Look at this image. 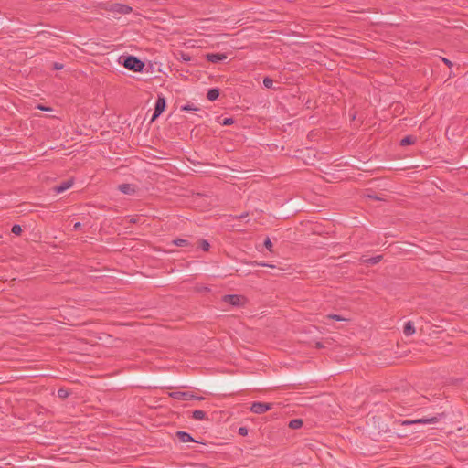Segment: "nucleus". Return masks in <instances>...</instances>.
I'll use <instances>...</instances> for the list:
<instances>
[{"label": "nucleus", "mask_w": 468, "mask_h": 468, "mask_svg": "<svg viewBox=\"0 0 468 468\" xmlns=\"http://www.w3.org/2000/svg\"><path fill=\"white\" fill-rule=\"evenodd\" d=\"M122 62L124 68L134 72H142L144 68V62L142 61L135 56L129 55L122 57Z\"/></svg>", "instance_id": "obj_1"}, {"label": "nucleus", "mask_w": 468, "mask_h": 468, "mask_svg": "<svg viewBox=\"0 0 468 468\" xmlns=\"http://www.w3.org/2000/svg\"><path fill=\"white\" fill-rule=\"evenodd\" d=\"M169 397L175 399H177V400H183V401H186V400H191V399H203L202 397H197L196 395H194L193 392H190V391H173V392H170L169 394Z\"/></svg>", "instance_id": "obj_2"}, {"label": "nucleus", "mask_w": 468, "mask_h": 468, "mask_svg": "<svg viewBox=\"0 0 468 468\" xmlns=\"http://www.w3.org/2000/svg\"><path fill=\"white\" fill-rule=\"evenodd\" d=\"M222 301L232 306H243L246 303V298L238 294H226L222 297Z\"/></svg>", "instance_id": "obj_3"}, {"label": "nucleus", "mask_w": 468, "mask_h": 468, "mask_svg": "<svg viewBox=\"0 0 468 468\" xmlns=\"http://www.w3.org/2000/svg\"><path fill=\"white\" fill-rule=\"evenodd\" d=\"M272 403L255 401L250 406L251 412L255 414H262L272 409Z\"/></svg>", "instance_id": "obj_4"}, {"label": "nucleus", "mask_w": 468, "mask_h": 468, "mask_svg": "<svg viewBox=\"0 0 468 468\" xmlns=\"http://www.w3.org/2000/svg\"><path fill=\"white\" fill-rule=\"evenodd\" d=\"M165 99L162 95H158L157 101L155 102L154 106V112L153 113L151 121L154 122L155 119H157L165 111Z\"/></svg>", "instance_id": "obj_5"}, {"label": "nucleus", "mask_w": 468, "mask_h": 468, "mask_svg": "<svg viewBox=\"0 0 468 468\" xmlns=\"http://www.w3.org/2000/svg\"><path fill=\"white\" fill-rule=\"evenodd\" d=\"M443 414H438L437 416H434L432 418H428V419H417V420H405L403 422V424H417V423H420V424H431V423H436L438 422L441 418L442 417Z\"/></svg>", "instance_id": "obj_6"}, {"label": "nucleus", "mask_w": 468, "mask_h": 468, "mask_svg": "<svg viewBox=\"0 0 468 468\" xmlns=\"http://www.w3.org/2000/svg\"><path fill=\"white\" fill-rule=\"evenodd\" d=\"M132 7L123 4H113L111 7V11L117 14H130L132 12Z\"/></svg>", "instance_id": "obj_7"}, {"label": "nucleus", "mask_w": 468, "mask_h": 468, "mask_svg": "<svg viewBox=\"0 0 468 468\" xmlns=\"http://www.w3.org/2000/svg\"><path fill=\"white\" fill-rule=\"evenodd\" d=\"M205 58L211 63H218L227 59V55L225 53H207Z\"/></svg>", "instance_id": "obj_8"}, {"label": "nucleus", "mask_w": 468, "mask_h": 468, "mask_svg": "<svg viewBox=\"0 0 468 468\" xmlns=\"http://www.w3.org/2000/svg\"><path fill=\"white\" fill-rule=\"evenodd\" d=\"M72 185H73V180H71V179L63 181L59 185L54 186V191L58 194L62 193V192L68 190L69 188H70Z\"/></svg>", "instance_id": "obj_9"}, {"label": "nucleus", "mask_w": 468, "mask_h": 468, "mask_svg": "<svg viewBox=\"0 0 468 468\" xmlns=\"http://www.w3.org/2000/svg\"><path fill=\"white\" fill-rule=\"evenodd\" d=\"M176 437L178 438V440L181 441V442H192V441H196L193 437L186 432V431H179L176 433Z\"/></svg>", "instance_id": "obj_10"}, {"label": "nucleus", "mask_w": 468, "mask_h": 468, "mask_svg": "<svg viewBox=\"0 0 468 468\" xmlns=\"http://www.w3.org/2000/svg\"><path fill=\"white\" fill-rule=\"evenodd\" d=\"M383 259L382 255H377L371 258H361V262L368 264V265H375L378 262H380Z\"/></svg>", "instance_id": "obj_11"}, {"label": "nucleus", "mask_w": 468, "mask_h": 468, "mask_svg": "<svg viewBox=\"0 0 468 468\" xmlns=\"http://www.w3.org/2000/svg\"><path fill=\"white\" fill-rule=\"evenodd\" d=\"M416 332L414 324L411 321H409L405 324L403 328V333L406 336L412 335Z\"/></svg>", "instance_id": "obj_12"}, {"label": "nucleus", "mask_w": 468, "mask_h": 468, "mask_svg": "<svg viewBox=\"0 0 468 468\" xmlns=\"http://www.w3.org/2000/svg\"><path fill=\"white\" fill-rule=\"evenodd\" d=\"M220 94L219 89L212 88L207 93V98L208 101H216Z\"/></svg>", "instance_id": "obj_13"}, {"label": "nucleus", "mask_w": 468, "mask_h": 468, "mask_svg": "<svg viewBox=\"0 0 468 468\" xmlns=\"http://www.w3.org/2000/svg\"><path fill=\"white\" fill-rule=\"evenodd\" d=\"M192 418L197 420H208L207 413L202 410H196L192 412Z\"/></svg>", "instance_id": "obj_14"}, {"label": "nucleus", "mask_w": 468, "mask_h": 468, "mask_svg": "<svg viewBox=\"0 0 468 468\" xmlns=\"http://www.w3.org/2000/svg\"><path fill=\"white\" fill-rule=\"evenodd\" d=\"M119 190L124 194H132L134 193L135 190L133 186L130 184H122L118 186Z\"/></svg>", "instance_id": "obj_15"}, {"label": "nucleus", "mask_w": 468, "mask_h": 468, "mask_svg": "<svg viewBox=\"0 0 468 468\" xmlns=\"http://www.w3.org/2000/svg\"><path fill=\"white\" fill-rule=\"evenodd\" d=\"M416 138L412 135H407L400 141L401 146H407L415 144Z\"/></svg>", "instance_id": "obj_16"}, {"label": "nucleus", "mask_w": 468, "mask_h": 468, "mask_svg": "<svg viewBox=\"0 0 468 468\" xmlns=\"http://www.w3.org/2000/svg\"><path fill=\"white\" fill-rule=\"evenodd\" d=\"M288 426H289V428H291L292 430H297L303 426V420L293 419V420H290Z\"/></svg>", "instance_id": "obj_17"}, {"label": "nucleus", "mask_w": 468, "mask_h": 468, "mask_svg": "<svg viewBox=\"0 0 468 468\" xmlns=\"http://www.w3.org/2000/svg\"><path fill=\"white\" fill-rule=\"evenodd\" d=\"M172 244H174L175 246H178V247H184V246H188L189 241L185 239H176L172 241Z\"/></svg>", "instance_id": "obj_18"}, {"label": "nucleus", "mask_w": 468, "mask_h": 468, "mask_svg": "<svg viewBox=\"0 0 468 468\" xmlns=\"http://www.w3.org/2000/svg\"><path fill=\"white\" fill-rule=\"evenodd\" d=\"M199 247L204 250V251H208L209 250V248H210V244L208 243L207 240L206 239H200L199 240Z\"/></svg>", "instance_id": "obj_19"}, {"label": "nucleus", "mask_w": 468, "mask_h": 468, "mask_svg": "<svg viewBox=\"0 0 468 468\" xmlns=\"http://www.w3.org/2000/svg\"><path fill=\"white\" fill-rule=\"evenodd\" d=\"M263 85L265 88L272 89L273 88V80L269 77H265L263 79Z\"/></svg>", "instance_id": "obj_20"}, {"label": "nucleus", "mask_w": 468, "mask_h": 468, "mask_svg": "<svg viewBox=\"0 0 468 468\" xmlns=\"http://www.w3.org/2000/svg\"><path fill=\"white\" fill-rule=\"evenodd\" d=\"M58 396L60 398V399H66L69 396V392L68 389H65V388H59L58 390Z\"/></svg>", "instance_id": "obj_21"}, {"label": "nucleus", "mask_w": 468, "mask_h": 468, "mask_svg": "<svg viewBox=\"0 0 468 468\" xmlns=\"http://www.w3.org/2000/svg\"><path fill=\"white\" fill-rule=\"evenodd\" d=\"M182 111H198V108L196 107L193 103H187L181 107Z\"/></svg>", "instance_id": "obj_22"}, {"label": "nucleus", "mask_w": 468, "mask_h": 468, "mask_svg": "<svg viewBox=\"0 0 468 468\" xmlns=\"http://www.w3.org/2000/svg\"><path fill=\"white\" fill-rule=\"evenodd\" d=\"M11 231L12 233H14L15 235H20L22 233V228L20 225L18 224H15L13 225L12 229H11Z\"/></svg>", "instance_id": "obj_23"}, {"label": "nucleus", "mask_w": 468, "mask_h": 468, "mask_svg": "<svg viewBox=\"0 0 468 468\" xmlns=\"http://www.w3.org/2000/svg\"><path fill=\"white\" fill-rule=\"evenodd\" d=\"M326 318L333 319L335 321H346V318L342 317L339 314H328V315H326Z\"/></svg>", "instance_id": "obj_24"}, {"label": "nucleus", "mask_w": 468, "mask_h": 468, "mask_svg": "<svg viewBox=\"0 0 468 468\" xmlns=\"http://www.w3.org/2000/svg\"><path fill=\"white\" fill-rule=\"evenodd\" d=\"M234 123V120L233 118H225L221 124L224 125V126H229V125H231Z\"/></svg>", "instance_id": "obj_25"}, {"label": "nucleus", "mask_w": 468, "mask_h": 468, "mask_svg": "<svg viewBox=\"0 0 468 468\" xmlns=\"http://www.w3.org/2000/svg\"><path fill=\"white\" fill-rule=\"evenodd\" d=\"M264 246L265 248L269 250V251H271V249H272V243L270 239V238H267L265 240H264Z\"/></svg>", "instance_id": "obj_26"}, {"label": "nucleus", "mask_w": 468, "mask_h": 468, "mask_svg": "<svg viewBox=\"0 0 468 468\" xmlns=\"http://www.w3.org/2000/svg\"><path fill=\"white\" fill-rule=\"evenodd\" d=\"M238 433L240 435V436H246L248 434V428L247 427H239V431H238Z\"/></svg>", "instance_id": "obj_27"}, {"label": "nucleus", "mask_w": 468, "mask_h": 468, "mask_svg": "<svg viewBox=\"0 0 468 468\" xmlns=\"http://www.w3.org/2000/svg\"><path fill=\"white\" fill-rule=\"evenodd\" d=\"M252 265H256V266H266V267H270V268H275L274 265L272 264H268V263H265V262H259V261H254L252 262Z\"/></svg>", "instance_id": "obj_28"}, {"label": "nucleus", "mask_w": 468, "mask_h": 468, "mask_svg": "<svg viewBox=\"0 0 468 468\" xmlns=\"http://www.w3.org/2000/svg\"><path fill=\"white\" fill-rule=\"evenodd\" d=\"M63 68H64V65H63V64L58 63V62H55V63L53 64V68H52V69H53L54 70H60V69H62Z\"/></svg>", "instance_id": "obj_29"}, {"label": "nucleus", "mask_w": 468, "mask_h": 468, "mask_svg": "<svg viewBox=\"0 0 468 468\" xmlns=\"http://www.w3.org/2000/svg\"><path fill=\"white\" fill-rule=\"evenodd\" d=\"M181 57L184 61H189L191 59L190 56L185 53H183Z\"/></svg>", "instance_id": "obj_30"}, {"label": "nucleus", "mask_w": 468, "mask_h": 468, "mask_svg": "<svg viewBox=\"0 0 468 468\" xmlns=\"http://www.w3.org/2000/svg\"><path fill=\"white\" fill-rule=\"evenodd\" d=\"M442 61L448 66V67H452V63L448 59V58H442Z\"/></svg>", "instance_id": "obj_31"}, {"label": "nucleus", "mask_w": 468, "mask_h": 468, "mask_svg": "<svg viewBox=\"0 0 468 468\" xmlns=\"http://www.w3.org/2000/svg\"><path fill=\"white\" fill-rule=\"evenodd\" d=\"M367 197L370 199L379 200V197H378L377 196H374V195H368Z\"/></svg>", "instance_id": "obj_32"}, {"label": "nucleus", "mask_w": 468, "mask_h": 468, "mask_svg": "<svg viewBox=\"0 0 468 468\" xmlns=\"http://www.w3.org/2000/svg\"><path fill=\"white\" fill-rule=\"evenodd\" d=\"M80 227H81V223L80 222H77V223L74 224V229H80Z\"/></svg>", "instance_id": "obj_33"}, {"label": "nucleus", "mask_w": 468, "mask_h": 468, "mask_svg": "<svg viewBox=\"0 0 468 468\" xmlns=\"http://www.w3.org/2000/svg\"><path fill=\"white\" fill-rule=\"evenodd\" d=\"M315 346H316L317 348H322L324 346H323V344H322V343L317 342V343H316V345H315Z\"/></svg>", "instance_id": "obj_34"}, {"label": "nucleus", "mask_w": 468, "mask_h": 468, "mask_svg": "<svg viewBox=\"0 0 468 468\" xmlns=\"http://www.w3.org/2000/svg\"><path fill=\"white\" fill-rule=\"evenodd\" d=\"M38 108H39L40 110H44V111L48 110V108H45V107H42V106H38Z\"/></svg>", "instance_id": "obj_35"}]
</instances>
